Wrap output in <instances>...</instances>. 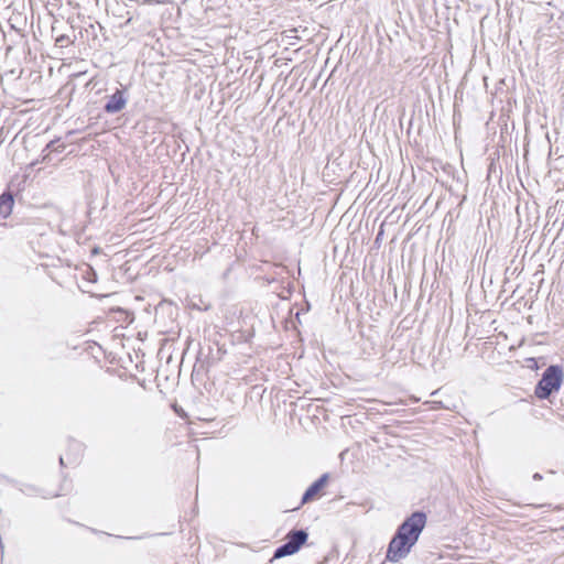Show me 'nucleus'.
<instances>
[{"instance_id": "obj_1", "label": "nucleus", "mask_w": 564, "mask_h": 564, "mask_svg": "<svg viewBox=\"0 0 564 564\" xmlns=\"http://www.w3.org/2000/svg\"><path fill=\"white\" fill-rule=\"evenodd\" d=\"M426 521V513L420 510L405 518L389 542L386 558L394 563L405 558L416 544Z\"/></svg>"}, {"instance_id": "obj_2", "label": "nucleus", "mask_w": 564, "mask_h": 564, "mask_svg": "<svg viewBox=\"0 0 564 564\" xmlns=\"http://www.w3.org/2000/svg\"><path fill=\"white\" fill-rule=\"evenodd\" d=\"M564 381V370L561 365H550L536 382L534 394L540 400L549 399L553 393L558 392Z\"/></svg>"}, {"instance_id": "obj_3", "label": "nucleus", "mask_w": 564, "mask_h": 564, "mask_svg": "<svg viewBox=\"0 0 564 564\" xmlns=\"http://www.w3.org/2000/svg\"><path fill=\"white\" fill-rule=\"evenodd\" d=\"M307 540L308 532L306 529L290 530L285 535L284 543L274 550L270 562L296 554Z\"/></svg>"}, {"instance_id": "obj_4", "label": "nucleus", "mask_w": 564, "mask_h": 564, "mask_svg": "<svg viewBox=\"0 0 564 564\" xmlns=\"http://www.w3.org/2000/svg\"><path fill=\"white\" fill-rule=\"evenodd\" d=\"M2 478L6 479L8 482L12 484L20 492L28 497H42L44 499H50L58 496V494H51L44 490L43 488H40L32 484H24L18 480L9 479L4 476Z\"/></svg>"}, {"instance_id": "obj_5", "label": "nucleus", "mask_w": 564, "mask_h": 564, "mask_svg": "<svg viewBox=\"0 0 564 564\" xmlns=\"http://www.w3.org/2000/svg\"><path fill=\"white\" fill-rule=\"evenodd\" d=\"M84 444L76 440L68 441L67 453L64 456H59V465L65 467L67 465H76L79 463L80 457L84 453Z\"/></svg>"}, {"instance_id": "obj_6", "label": "nucleus", "mask_w": 564, "mask_h": 564, "mask_svg": "<svg viewBox=\"0 0 564 564\" xmlns=\"http://www.w3.org/2000/svg\"><path fill=\"white\" fill-rule=\"evenodd\" d=\"M329 480V475L327 473L321 475L315 481H313L307 489L304 491L301 498V505L308 503L313 501L321 491L325 488Z\"/></svg>"}, {"instance_id": "obj_7", "label": "nucleus", "mask_w": 564, "mask_h": 564, "mask_svg": "<svg viewBox=\"0 0 564 564\" xmlns=\"http://www.w3.org/2000/svg\"><path fill=\"white\" fill-rule=\"evenodd\" d=\"M127 101L128 99L124 96V93L120 89H117L111 96L108 97V100L104 106V110L107 113H117L126 107Z\"/></svg>"}, {"instance_id": "obj_8", "label": "nucleus", "mask_w": 564, "mask_h": 564, "mask_svg": "<svg viewBox=\"0 0 564 564\" xmlns=\"http://www.w3.org/2000/svg\"><path fill=\"white\" fill-rule=\"evenodd\" d=\"M14 204V199L11 193L4 192L0 195V217L7 218L11 212Z\"/></svg>"}, {"instance_id": "obj_9", "label": "nucleus", "mask_w": 564, "mask_h": 564, "mask_svg": "<svg viewBox=\"0 0 564 564\" xmlns=\"http://www.w3.org/2000/svg\"><path fill=\"white\" fill-rule=\"evenodd\" d=\"M84 279H86L89 283H95L97 281V273L90 267H88Z\"/></svg>"}, {"instance_id": "obj_10", "label": "nucleus", "mask_w": 564, "mask_h": 564, "mask_svg": "<svg viewBox=\"0 0 564 564\" xmlns=\"http://www.w3.org/2000/svg\"><path fill=\"white\" fill-rule=\"evenodd\" d=\"M532 478H533L534 480H542L543 476H542L540 473H534V474H533V476H532Z\"/></svg>"}, {"instance_id": "obj_11", "label": "nucleus", "mask_w": 564, "mask_h": 564, "mask_svg": "<svg viewBox=\"0 0 564 564\" xmlns=\"http://www.w3.org/2000/svg\"><path fill=\"white\" fill-rule=\"evenodd\" d=\"M528 361L532 362V366H531L532 368H538V362L534 358H530Z\"/></svg>"}, {"instance_id": "obj_12", "label": "nucleus", "mask_w": 564, "mask_h": 564, "mask_svg": "<svg viewBox=\"0 0 564 564\" xmlns=\"http://www.w3.org/2000/svg\"><path fill=\"white\" fill-rule=\"evenodd\" d=\"M116 312H119V313L124 314V315H127V316L129 315L128 311H126V310H123V308H121V307H118V308L116 310Z\"/></svg>"}, {"instance_id": "obj_13", "label": "nucleus", "mask_w": 564, "mask_h": 564, "mask_svg": "<svg viewBox=\"0 0 564 564\" xmlns=\"http://www.w3.org/2000/svg\"><path fill=\"white\" fill-rule=\"evenodd\" d=\"M101 250H102V249H98V248L91 249V251H93V253H94V254H99V253H101Z\"/></svg>"}, {"instance_id": "obj_14", "label": "nucleus", "mask_w": 564, "mask_h": 564, "mask_svg": "<svg viewBox=\"0 0 564 564\" xmlns=\"http://www.w3.org/2000/svg\"><path fill=\"white\" fill-rule=\"evenodd\" d=\"M200 303H203V300H199V303H197V305H196V304H194L193 306H194L195 308H197V310H202V307H200Z\"/></svg>"}, {"instance_id": "obj_15", "label": "nucleus", "mask_w": 564, "mask_h": 564, "mask_svg": "<svg viewBox=\"0 0 564 564\" xmlns=\"http://www.w3.org/2000/svg\"><path fill=\"white\" fill-rule=\"evenodd\" d=\"M200 303H203V300H199V303H197V305H196V304H194L193 306H194L195 308H197V310H202V307H200Z\"/></svg>"}, {"instance_id": "obj_16", "label": "nucleus", "mask_w": 564, "mask_h": 564, "mask_svg": "<svg viewBox=\"0 0 564 564\" xmlns=\"http://www.w3.org/2000/svg\"><path fill=\"white\" fill-rule=\"evenodd\" d=\"M209 308H210V304H206V305H204V307H202L203 311H207Z\"/></svg>"}, {"instance_id": "obj_17", "label": "nucleus", "mask_w": 564, "mask_h": 564, "mask_svg": "<svg viewBox=\"0 0 564 564\" xmlns=\"http://www.w3.org/2000/svg\"><path fill=\"white\" fill-rule=\"evenodd\" d=\"M53 143H54L53 141H52V142H50V143L47 144V148H52Z\"/></svg>"}]
</instances>
